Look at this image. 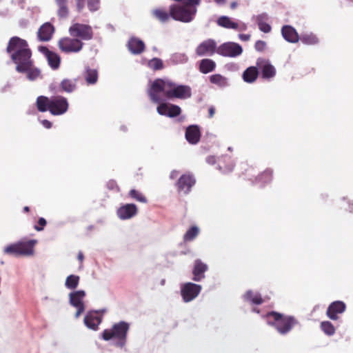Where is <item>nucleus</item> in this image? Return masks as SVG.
I'll return each instance as SVG.
<instances>
[{
	"label": "nucleus",
	"mask_w": 353,
	"mask_h": 353,
	"mask_svg": "<svg viewBox=\"0 0 353 353\" xmlns=\"http://www.w3.org/2000/svg\"><path fill=\"white\" fill-rule=\"evenodd\" d=\"M6 52L16 65V70L20 73H26L29 81L42 78L41 70L34 66L32 51L26 40L12 37L8 41Z\"/></svg>",
	"instance_id": "f257e3e1"
},
{
	"label": "nucleus",
	"mask_w": 353,
	"mask_h": 353,
	"mask_svg": "<svg viewBox=\"0 0 353 353\" xmlns=\"http://www.w3.org/2000/svg\"><path fill=\"white\" fill-rule=\"evenodd\" d=\"M196 4H188L185 2L183 5L172 4L170 6L171 17L175 21H179L183 23L192 21L196 13Z\"/></svg>",
	"instance_id": "f03ea898"
},
{
	"label": "nucleus",
	"mask_w": 353,
	"mask_h": 353,
	"mask_svg": "<svg viewBox=\"0 0 353 353\" xmlns=\"http://www.w3.org/2000/svg\"><path fill=\"white\" fill-rule=\"evenodd\" d=\"M267 323L275 327L278 332L285 334L296 323L292 316H284L280 313L271 312L267 314Z\"/></svg>",
	"instance_id": "7ed1b4c3"
},
{
	"label": "nucleus",
	"mask_w": 353,
	"mask_h": 353,
	"mask_svg": "<svg viewBox=\"0 0 353 353\" xmlns=\"http://www.w3.org/2000/svg\"><path fill=\"white\" fill-rule=\"evenodd\" d=\"M130 325L127 322L120 321L112 325L111 330H105L102 334V338L105 341H109L112 338H116L119 341L117 345L122 347L125 344L127 333Z\"/></svg>",
	"instance_id": "20e7f679"
},
{
	"label": "nucleus",
	"mask_w": 353,
	"mask_h": 353,
	"mask_svg": "<svg viewBox=\"0 0 353 353\" xmlns=\"http://www.w3.org/2000/svg\"><path fill=\"white\" fill-rule=\"evenodd\" d=\"M35 240H30L25 242H18L7 246L4 252L6 254L18 256H30L33 254L34 245L36 243Z\"/></svg>",
	"instance_id": "39448f33"
},
{
	"label": "nucleus",
	"mask_w": 353,
	"mask_h": 353,
	"mask_svg": "<svg viewBox=\"0 0 353 353\" xmlns=\"http://www.w3.org/2000/svg\"><path fill=\"white\" fill-rule=\"evenodd\" d=\"M84 43L81 39L73 37H65L60 39L58 41L59 50L64 53H77L80 52Z\"/></svg>",
	"instance_id": "423d86ee"
},
{
	"label": "nucleus",
	"mask_w": 353,
	"mask_h": 353,
	"mask_svg": "<svg viewBox=\"0 0 353 353\" xmlns=\"http://www.w3.org/2000/svg\"><path fill=\"white\" fill-rule=\"evenodd\" d=\"M69 33L71 37L81 40H90L93 38V31L90 26L75 23L69 28Z\"/></svg>",
	"instance_id": "0eeeda50"
},
{
	"label": "nucleus",
	"mask_w": 353,
	"mask_h": 353,
	"mask_svg": "<svg viewBox=\"0 0 353 353\" xmlns=\"http://www.w3.org/2000/svg\"><path fill=\"white\" fill-rule=\"evenodd\" d=\"M242 52V47L239 43L234 42L224 43L216 49V53L223 57H236Z\"/></svg>",
	"instance_id": "6e6552de"
},
{
	"label": "nucleus",
	"mask_w": 353,
	"mask_h": 353,
	"mask_svg": "<svg viewBox=\"0 0 353 353\" xmlns=\"http://www.w3.org/2000/svg\"><path fill=\"white\" fill-rule=\"evenodd\" d=\"M85 296L83 290H77L69 294V302L71 305L77 308L75 317L78 318L85 310L83 300Z\"/></svg>",
	"instance_id": "1a4fd4ad"
},
{
	"label": "nucleus",
	"mask_w": 353,
	"mask_h": 353,
	"mask_svg": "<svg viewBox=\"0 0 353 353\" xmlns=\"http://www.w3.org/2000/svg\"><path fill=\"white\" fill-rule=\"evenodd\" d=\"M68 109V103L65 98L63 97H55L51 98L50 112L52 115H61L67 112Z\"/></svg>",
	"instance_id": "9d476101"
},
{
	"label": "nucleus",
	"mask_w": 353,
	"mask_h": 353,
	"mask_svg": "<svg viewBox=\"0 0 353 353\" xmlns=\"http://www.w3.org/2000/svg\"><path fill=\"white\" fill-rule=\"evenodd\" d=\"M201 286L193 283H187L181 288V296L185 302H190L194 299L200 293Z\"/></svg>",
	"instance_id": "9b49d317"
},
{
	"label": "nucleus",
	"mask_w": 353,
	"mask_h": 353,
	"mask_svg": "<svg viewBox=\"0 0 353 353\" xmlns=\"http://www.w3.org/2000/svg\"><path fill=\"white\" fill-rule=\"evenodd\" d=\"M216 43L209 39L201 42L196 48L195 52L198 57L212 56L216 52Z\"/></svg>",
	"instance_id": "f8f14e48"
},
{
	"label": "nucleus",
	"mask_w": 353,
	"mask_h": 353,
	"mask_svg": "<svg viewBox=\"0 0 353 353\" xmlns=\"http://www.w3.org/2000/svg\"><path fill=\"white\" fill-rule=\"evenodd\" d=\"M257 65L259 74L263 79L270 80L275 77L276 73V68L269 61L262 60L261 62L257 63Z\"/></svg>",
	"instance_id": "ddd939ff"
},
{
	"label": "nucleus",
	"mask_w": 353,
	"mask_h": 353,
	"mask_svg": "<svg viewBox=\"0 0 353 353\" xmlns=\"http://www.w3.org/2000/svg\"><path fill=\"white\" fill-rule=\"evenodd\" d=\"M39 50L44 54L48 61V65L52 69L57 70L59 68L61 57L57 53L50 50L45 46L39 47Z\"/></svg>",
	"instance_id": "4468645a"
},
{
	"label": "nucleus",
	"mask_w": 353,
	"mask_h": 353,
	"mask_svg": "<svg viewBox=\"0 0 353 353\" xmlns=\"http://www.w3.org/2000/svg\"><path fill=\"white\" fill-rule=\"evenodd\" d=\"M345 307V304L343 301H334L327 310V316L332 320H336L338 319L337 314L343 313Z\"/></svg>",
	"instance_id": "2eb2a0df"
},
{
	"label": "nucleus",
	"mask_w": 353,
	"mask_h": 353,
	"mask_svg": "<svg viewBox=\"0 0 353 353\" xmlns=\"http://www.w3.org/2000/svg\"><path fill=\"white\" fill-rule=\"evenodd\" d=\"M194 183L195 179L193 176L190 174H183L179 178L177 182L178 190L179 191H183L185 194H188Z\"/></svg>",
	"instance_id": "dca6fc26"
},
{
	"label": "nucleus",
	"mask_w": 353,
	"mask_h": 353,
	"mask_svg": "<svg viewBox=\"0 0 353 353\" xmlns=\"http://www.w3.org/2000/svg\"><path fill=\"white\" fill-rule=\"evenodd\" d=\"M137 213V208L135 204H125L120 207L117 210L118 216L122 219H129L135 216Z\"/></svg>",
	"instance_id": "f3484780"
},
{
	"label": "nucleus",
	"mask_w": 353,
	"mask_h": 353,
	"mask_svg": "<svg viewBox=\"0 0 353 353\" xmlns=\"http://www.w3.org/2000/svg\"><path fill=\"white\" fill-rule=\"evenodd\" d=\"M152 16L159 22L164 23L168 22L171 17V12L164 8H156L151 11Z\"/></svg>",
	"instance_id": "a211bd4d"
},
{
	"label": "nucleus",
	"mask_w": 353,
	"mask_h": 353,
	"mask_svg": "<svg viewBox=\"0 0 353 353\" xmlns=\"http://www.w3.org/2000/svg\"><path fill=\"white\" fill-rule=\"evenodd\" d=\"M54 32V26L49 22L45 23L39 29L38 37L41 41H48L52 38Z\"/></svg>",
	"instance_id": "6ab92c4d"
},
{
	"label": "nucleus",
	"mask_w": 353,
	"mask_h": 353,
	"mask_svg": "<svg viewBox=\"0 0 353 353\" xmlns=\"http://www.w3.org/2000/svg\"><path fill=\"white\" fill-rule=\"evenodd\" d=\"M283 38L288 42L295 43L299 40V36L296 30L290 26H284L281 29Z\"/></svg>",
	"instance_id": "aec40b11"
},
{
	"label": "nucleus",
	"mask_w": 353,
	"mask_h": 353,
	"mask_svg": "<svg viewBox=\"0 0 353 353\" xmlns=\"http://www.w3.org/2000/svg\"><path fill=\"white\" fill-rule=\"evenodd\" d=\"M150 88H189L185 85H176L171 80L157 79L152 84Z\"/></svg>",
	"instance_id": "412c9836"
},
{
	"label": "nucleus",
	"mask_w": 353,
	"mask_h": 353,
	"mask_svg": "<svg viewBox=\"0 0 353 353\" xmlns=\"http://www.w3.org/2000/svg\"><path fill=\"white\" fill-rule=\"evenodd\" d=\"M201 137V132L197 125H190L185 131V139L191 144L197 143Z\"/></svg>",
	"instance_id": "4be33fe9"
},
{
	"label": "nucleus",
	"mask_w": 353,
	"mask_h": 353,
	"mask_svg": "<svg viewBox=\"0 0 353 353\" xmlns=\"http://www.w3.org/2000/svg\"><path fill=\"white\" fill-rule=\"evenodd\" d=\"M128 48L132 54H139L145 50V44L141 40L132 37L128 43Z\"/></svg>",
	"instance_id": "5701e85b"
},
{
	"label": "nucleus",
	"mask_w": 353,
	"mask_h": 353,
	"mask_svg": "<svg viewBox=\"0 0 353 353\" xmlns=\"http://www.w3.org/2000/svg\"><path fill=\"white\" fill-rule=\"evenodd\" d=\"M168 90H149L148 95L152 101L156 103H161L166 100Z\"/></svg>",
	"instance_id": "b1692460"
},
{
	"label": "nucleus",
	"mask_w": 353,
	"mask_h": 353,
	"mask_svg": "<svg viewBox=\"0 0 353 353\" xmlns=\"http://www.w3.org/2000/svg\"><path fill=\"white\" fill-rule=\"evenodd\" d=\"M97 311L89 312L84 318L85 325L93 330L98 329V325L101 321L100 317L97 316Z\"/></svg>",
	"instance_id": "393cba45"
},
{
	"label": "nucleus",
	"mask_w": 353,
	"mask_h": 353,
	"mask_svg": "<svg viewBox=\"0 0 353 353\" xmlns=\"http://www.w3.org/2000/svg\"><path fill=\"white\" fill-rule=\"evenodd\" d=\"M208 267L200 260H196L193 270L194 278L195 281H199L204 277L203 273L207 270Z\"/></svg>",
	"instance_id": "a878e982"
},
{
	"label": "nucleus",
	"mask_w": 353,
	"mask_h": 353,
	"mask_svg": "<svg viewBox=\"0 0 353 353\" xmlns=\"http://www.w3.org/2000/svg\"><path fill=\"white\" fill-rule=\"evenodd\" d=\"M268 15L266 14H261L256 17V23L259 30L265 33H268L271 31V26L267 23Z\"/></svg>",
	"instance_id": "bb28decb"
},
{
	"label": "nucleus",
	"mask_w": 353,
	"mask_h": 353,
	"mask_svg": "<svg viewBox=\"0 0 353 353\" xmlns=\"http://www.w3.org/2000/svg\"><path fill=\"white\" fill-rule=\"evenodd\" d=\"M259 75V69L256 67L251 66L248 68L243 74V79L245 82L252 83L255 81Z\"/></svg>",
	"instance_id": "cd10ccee"
},
{
	"label": "nucleus",
	"mask_w": 353,
	"mask_h": 353,
	"mask_svg": "<svg viewBox=\"0 0 353 353\" xmlns=\"http://www.w3.org/2000/svg\"><path fill=\"white\" fill-rule=\"evenodd\" d=\"M216 63L210 59H203L199 63V71L203 74H207L214 70Z\"/></svg>",
	"instance_id": "c85d7f7f"
},
{
	"label": "nucleus",
	"mask_w": 353,
	"mask_h": 353,
	"mask_svg": "<svg viewBox=\"0 0 353 353\" xmlns=\"http://www.w3.org/2000/svg\"><path fill=\"white\" fill-rule=\"evenodd\" d=\"M190 95V90H168L167 98L169 100L173 98L186 99Z\"/></svg>",
	"instance_id": "c756f323"
},
{
	"label": "nucleus",
	"mask_w": 353,
	"mask_h": 353,
	"mask_svg": "<svg viewBox=\"0 0 353 353\" xmlns=\"http://www.w3.org/2000/svg\"><path fill=\"white\" fill-rule=\"evenodd\" d=\"M51 99L47 97L40 96L37 99V107L39 111L44 112L47 110L50 111Z\"/></svg>",
	"instance_id": "7c9ffc66"
},
{
	"label": "nucleus",
	"mask_w": 353,
	"mask_h": 353,
	"mask_svg": "<svg viewBox=\"0 0 353 353\" xmlns=\"http://www.w3.org/2000/svg\"><path fill=\"white\" fill-rule=\"evenodd\" d=\"M83 77L88 84H94L98 81V72L96 69L87 68Z\"/></svg>",
	"instance_id": "2f4dec72"
},
{
	"label": "nucleus",
	"mask_w": 353,
	"mask_h": 353,
	"mask_svg": "<svg viewBox=\"0 0 353 353\" xmlns=\"http://www.w3.org/2000/svg\"><path fill=\"white\" fill-rule=\"evenodd\" d=\"M210 81L219 87H226L229 85L228 79L219 74L211 75L210 77Z\"/></svg>",
	"instance_id": "473e14b6"
},
{
	"label": "nucleus",
	"mask_w": 353,
	"mask_h": 353,
	"mask_svg": "<svg viewBox=\"0 0 353 353\" xmlns=\"http://www.w3.org/2000/svg\"><path fill=\"white\" fill-rule=\"evenodd\" d=\"M299 39L305 45H315L319 43L318 37L313 33L302 34Z\"/></svg>",
	"instance_id": "72a5a7b5"
},
{
	"label": "nucleus",
	"mask_w": 353,
	"mask_h": 353,
	"mask_svg": "<svg viewBox=\"0 0 353 353\" xmlns=\"http://www.w3.org/2000/svg\"><path fill=\"white\" fill-rule=\"evenodd\" d=\"M217 23L222 27L226 28H232V29H237L238 24L235 22H233L230 20V19L228 17L223 16L219 18L217 21Z\"/></svg>",
	"instance_id": "f704fd0d"
},
{
	"label": "nucleus",
	"mask_w": 353,
	"mask_h": 353,
	"mask_svg": "<svg viewBox=\"0 0 353 353\" xmlns=\"http://www.w3.org/2000/svg\"><path fill=\"white\" fill-rule=\"evenodd\" d=\"M79 276L74 274H70L69 275L65 282V286L66 288L70 290H74L75 289L79 283Z\"/></svg>",
	"instance_id": "c9c22d12"
},
{
	"label": "nucleus",
	"mask_w": 353,
	"mask_h": 353,
	"mask_svg": "<svg viewBox=\"0 0 353 353\" xmlns=\"http://www.w3.org/2000/svg\"><path fill=\"white\" fill-rule=\"evenodd\" d=\"M244 299L246 301H251L253 304L259 305L263 303V299L261 294L259 293L253 294L252 290H248L244 295Z\"/></svg>",
	"instance_id": "e433bc0d"
},
{
	"label": "nucleus",
	"mask_w": 353,
	"mask_h": 353,
	"mask_svg": "<svg viewBox=\"0 0 353 353\" xmlns=\"http://www.w3.org/2000/svg\"><path fill=\"white\" fill-rule=\"evenodd\" d=\"M321 327L324 333L328 336H332L335 333V328L330 321H323L321 323Z\"/></svg>",
	"instance_id": "4c0bfd02"
},
{
	"label": "nucleus",
	"mask_w": 353,
	"mask_h": 353,
	"mask_svg": "<svg viewBox=\"0 0 353 353\" xmlns=\"http://www.w3.org/2000/svg\"><path fill=\"white\" fill-rule=\"evenodd\" d=\"M199 234V228L196 226L191 227L184 235V241H190L193 240Z\"/></svg>",
	"instance_id": "58836bf2"
},
{
	"label": "nucleus",
	"mask_w": 353,
	"mask_h": 353,
	"mask_svg": "<svg viewBox=\"0 0 353 353\" xmlns=\"http://www.w3.org/2000/svg\"><path fill=\"white\" fill-rule=\"evenodd\" d=\"M148 66L150 68L154 70H159L163 69V63L161 59L159 58H153L148 62Z\"/></svg>",
	"instance_id": "ea45409f"
},
{
	"label": "nucleus",
	"mask_w": 353,
	"mask_h": 353,
	"mask_svg": "<svg viewBox=\"0 0 353 353\" xmlns=\"http://www.w3.org/2000/svg\"><path fill=\"white\" fill-rule=\"evenodd\" d=\"M129 194L132 199H134L139 202H141V203L147 202L146 198L141 192H139V191H137L136 190H131L130 191Z\"/></svg>",
	"instance_id": "a19ab883"
},
{
	"label": "nucleus",
	"mask_w": 353,
	"mask_h": 353,
	"mask_svg": "<svg viewBox=\"0 0 353 353\" xmlns=\"http://www.w3.org/2000/svg\"><path fill=\"white\" fill-rule=\"evenodd\" d=\"M59 9L57 10V14L61 18H65L69 13L67 3L57 4Z\"/></svg>",
	"instance_id": "79ce46f5"
},
{
	"label": "nucleus",
	"mask_w": 353,
	"mask_h": 353,
	"mask_svg": "<svg viewBox=\"0 0 353 353\" xmlns=\"http://www.w3.org/2000/svg\"><path fill=\"white\" fill-rule=\"evenodd\" d=\"M168 116L170 117H176L181 113V108L177 105H171L168 106Z\"/></svg>",
	"instance_id": "37998d69"
},
{
	"label": "nucleus",
	"mask_w": 353,
	"mask_h": 353,
	"mask_svg": "<svg viewBox=\"0 0 353 353\" xmlns=\"http://www.w3.org/2000/svg\"><path fill=\"white\" fill-rule=\"evenodd\" d=\"M87 3L90 11H96L99 8L100 0H87Z\"/></svg>",
	"instance_id": "c03bdc74"
},
{
	"label": "nucleus",
	"mask_w": 353,
	"mask_h": 353,
	"mask_svg": "<svg viewBox=\"0 0 353 353\" xmlns=\"http://www.w3.org/2000/svg\"><path fill=\"white\" fill-rule=\"evenodd\" d=\"M272 170H267L259 176V180L264 179V183L270 182L272 180Z\"/></svg>",
	"instance_id": "a18cd8bd"
},
{
	"label": "nucleus",
	"mask_w": 353,
	"mask_h": 353,
	"mask_svg": "<svg viewBox=\"0 0 353 353\" xmlns=\"http://www.w3.org/2000/svg\"><path fill=\"white\" fill-rule=\"evenodd\" d=\"M168 105L165 103H161L157 107V112L161 115L168 116Z\"/></svg>",
	"instance_id": "49530a36"
},
{
	"label": "nucleus",
	"mask_w": 353,
	"mask_h": 353,
	"mask_svg": "<svg viewBox=\"0 0 353 353\" xmlns=\"http://www.w3.org/2000/svg\"><path fill=\"white\" fill-rule=\"evenodd\" d=\"M255 50L258 52H263L266 48V43L262 40H258L254 45Z\"/></svg>",
	"instance_id": "de8ad7c7"
},
{
	"label": "nucleus",
	"mask_w": 353,
	"mask_h": 353,
	"mask_svg": "<svg viewBox=\"0 0 353 353\" xmlns=\"http://www.w3.org/2000/svg\"><path fill=\"white\" fill-rule=\"evenodd\" d=\"M74 84L71 80L64 79L61 83V88H72Z\"/></svg>",
	"instance_id": "09e8293b"
},
{
	"label": "nucleus",
	"mask_w": 353,
	"mask_h": 353,
	"mask_svg": "<svg viewBox=\"0 0 353 353\" xmlns=\"http://www.w3.org/2000/svg\"><path fill=\"white\" fill-rule=\"evenodd\" d=\"M39 224L41 226V227H39V225H35L34 226V229L37 231H41L43 230V227L44 225H46V221L44 218H40L39 219Z\"/></svg>",
	"instance_id": "8fccbe9b"
},
{
	"label": "nucleus",
	"mask_w": 353,
	"mask_h": 353,
	"mask_svg": "<svg viewBox=\"0 0 353 353\" xmlns=\"http://www.w3.org/2000/svg\"><path fill=\"white\" fill-rule=\"evenodd\" d=\"M77 1V7L79 11H81L85 6L84 1L85 0H76Z\"/></svg>",
	"instance_id": "3c124183"
},
{
	"label": "nucleus",
	"mask_w": 353,
	"mask_h": 353,
	"mask_svg": "<svg viewBox=\"0 0 353 353\" xmlns=\"http://www.w3.org/2000/svg\"><path fill=\"white\" fill-rule=\"evenodd\" d=\"M41 123L43 125L44 128L47 129H50L52 127V123L46 119L42 120Z\"/></svg>",
	"instance_id": "603ef678"
},
{
	"label": "nucleus",
	"mask_w": 353,
	"mask_h": 353,
	"mask_svg": "<svg viewBox=\"0 0 353 353\" xmlns=\"http://www.w3.org/2000/svg\"><path fill=\"white\" fill-rule=\"evenodd\" d=\"M239 39L242 41H247L250 40V35L246 34H240Z\"/></svg>",
	"instance_id": "864d4df0"
},
{
	"label": "nucleus",
	"mask_w": 353,
	"mask_h": 353,
	"mask_svg": "<svg viewBox=\"0 0 353 353\" xmlns=\"http://www.w3.org/2000/svg\"><path fill=\"white\" fill-rule=\"evenodd\" d=\"M206 161L209 164H214L215 163V158H214V157H212V156L208 157L206 159Z\"/></svg>",
	"instance_id": "5fc2aeb1"
},
{
	"label": "nucleus",
	"mask_w": 353,
	"mask_h": 353,
	"mask_svg": "<svg viewBox=\"0 0 353 353\" xmlns=\"http://www.w3.org/2000/svg\"><path fill=\"white\" fill-rule=\"evenodd\" d=\"M214 112H215V109L214 107L211 106L210 108H209V117L212 118L213 117L214 114Z\"/></svg>",
	"instance_id": "6e6d98bb"
},
{
	"label": "nucleus",
	"mask_w": 353,
	"mask_h": 353,
	"mask_svg": "<svg viewBox=\"0 0 353 353\" xmlns=\"http://www.w3.org/2000/svg\"><path fill=\"white\" fill-rule=\"evenodd\" d=\"M178 174H179V172L178 171L173 170V171L171 172L170 177L171 179H175L176 177H177Z\"/></svg>",
	"instance_id": "4d7b16f0"
},
{
	"label": "nucleus",
	"mask_w": 353,
	"mask_h": 353,
	"mask_svg": "<svg viewBox=\"0 0 353 353\" xmlns=\"http://www.w3.org/2000/svg\"><path fill=\"white\" fill-rule=\"evenodd\" d=\"M214 1L219 6H224L227 2L226 0H214Z\"/></svg>",
	"instance_id": "13d9d810"
},
{
	"label": "nucleus",
	"mask_w": 353,
	"mask_h": 353,
	"mask_svg": "<svg viewBox=\"0 0 353 353\" xmlns=\"http://www.w3.org/2000/svg\"><path fill=\"white\" fill-rule=\"evenodd\" d=\"M237 6H238V3L236 1H232L230 4V8L232 10H234L236 8Z\"/></svg>",
	"instance_id": "bf43d9fd"
},
{
	"label": "nucleus",
	"mask_w": 353,
	"mask_h": 353,
	"mask_svg": "<svg viewBox=\"0 0 353 353\" xmlns=\"http://www.w3.org/2000/svg\"><path fill=\"white\" fill-rule=\"evenodd\" d=\"M108 187L110 189H114V187H117V185L115 184V183L114 181H110L108 183Z\"/></svg>",
	"instance_id": "052dcab7"
},
{
	"label": "nucleus",
	"mask_w": 353,
	"mask_h": 353,
	"mask_svg": "<svg viewBox=\"0 0 353 353\" xmlns=\"http://www.w3.org/2000/svg\"><path fill=\"white\" fill-rule=\"evenodd\" d=\"M77 259L81 261L82 262L83 259H84V256H83V254L82 253V252H79L78 253V256H77Z\"/></svg>",
	"instance_id": "680f3d73"
},
{
	"label": "nucleus",
	"mask_w": 353,
	"mask_h": 353,
	"mask_svg": "<svg viewBox=\"0 0 353 353\" xmlns=\"http://www.w3.org/2000/svg\"><path fill=\"white\" fill-rule=\"evenodd\" d=\"M55 1H56L57 5V4H62V3H68V0H55Z\"/></svg>",
	"instance_id": "e2e57ef3"
},
{
	"label": "nucleus",
	"mask_w": 353,
	"mask_h": 353,
	"mask_svg": "<svg viewBox=\"0 0 353 353\" xmlns=\"http://www.w3.org/2000/svg\"><path fill=\"white\" fill-rule=\"evenodd\" d=\"M29 210H30L29 207H28V206L24 207V208H23V211L24 212H27Z\"/></svg>",
	"instance_id": "0e129e2a"
},
{
	"label": "nucleus",
	"mask_w": 353,
	"mask_h": 353,
	"mask_svg": "<svg viewBox=\"0 0 353 353\" xmlns=\"http://www.w3.org/2000/svg\"><path fill=\"white\" fill-rule=\"evenodd\" d=\"M121 128H122V130H124V131L126 130L125 127H121Z\"/></svg>",
	"instance_id": "69168bd1"
},
{
	"label": "nucleus",
	"mask_w": 353,
	"mask_h": 353,
	"mask_svg": "<svg viewBox=\"0 0 353 353\" xmlns=\"http://www.w3.org/2000/svg\"><path fill=\"white\" fill-rule=\"evenodd\" d=\"M65 90L68 92H71L72 90L68 89V90Z\"/></svg>",
	"instance_id": "338daca9"
}]
</instances>
